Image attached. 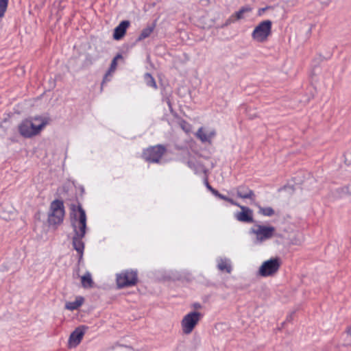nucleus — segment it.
I'll return each instance as SVG.
<instances>
[{
    "label": "nucleus",
    "instance_id": "423d86ee",
    "mask_svg": "<svg viewBox=\"0 0 351 351\" xmlns=\"http://www.w3.org/2000/svg\"><path fill=\"white\" fill-rule=\"evenodd\" d=\"M201 318V313L193 311L186 314L182 320V329L184 334H190Z\"/></svg>",
    "mask_w": 351,
    "mask_h": 351
},
{
    "label": "nucleus",
    "instance_id": "4468645a",
    "mask_svg": "<svg viewBox=\"0 0 351 351\" xmlns=\"http://www.w3.org/2000/svg\"><path fill=\"white\" fill-rule=\"evenodd\" d=\"M237 196L242 199H254V193L249 188L245 186H241L237 189Z\"/></svg>",
    "mask_w": 351,
    "mask_h": 351
},
{
    "label": "nucleus",
    "instance_id": "f257e3e1",
    "mask_svg": "<svg viewBox=\"0 0 351 351\" xmlns=\"http://www.w3.org/2000/svg\"><path fill=\"white\" fill-rule=\"evenodd\" d=\"M71 210L72 226L74 230L73 245L74 249L80 254L81 258L84 249L82 239L86 234V215L84 210L80 205H73Z\"/></svg>",
    "mask_w": 351,
    "mask_h": 351
},
{
    "label": "nucleus",
    "instance_id": "72a5a7b5",
    "mask_svg": "<svg viewBox=\"0 0 351 351\" xmlns=\"http://www.w3.org/2000/svg\"><path fill=\"white\" fill-rule=\"evenodd\" d=\"M200 305L199 304H195V307H199Z\"/></svg>",
    "mask_w": 351,
    "mask_h": 351
},
{
    "label": "nucleus",
    "instance_id": "f704fd0d",
    "mask_svg": "<svg viewBox=\"0 0 351 351\" xmlns=\"http://www.w3.org/2000/svg\"><path fill=\"white\" fill-rule=\"evenodd\" d=\"M168 106H169V108H171V105H170V103L168 101Z\"/></svg>",
    "mask_w": 351,
    "mask_h": 351
},
{
    "label": "nucleus",
    "instance_id": "9b49d317",
    "mask_svg": "<svg viewBox=\"0 0 351 351\" xmlns=\"http://www.w3.org/2000/svg\"><path fill=\"white\" fill-rule=\"evenodd\" d=\"M84 335V330L83 328H76L70 335L69 339V346L70 348L76 347L81 342Z\"/></svg>",
    "mask_w": 351,
    "mask_h": 351
},
{
    "label": "nucleus",
    "instance_id": "c85d7f7f",
    "mask_svg": "<svg viewBox=\"0 0 351 351\" xmlns=\"http://www.w3.org/2000/svg\"><path fill=\"white\" fill-rule=\"evenodd\" d=\"M267 8H261L258 10V15L261 16L266 10Z\"/></svg>",
    "mask_w": 351,
    "mask_h": 351
},
{
    "label": "nucleus",
    "instance_id": "2f4dec72",
    "mask_svg": "<svg viewBox=\"0 0 351 351\" xmlns=\"http://www.w3.org/2000/svg\"><path fill=\"white\" fill-rule=\"evenodd\" d=\"M348 332L351 335V328L348 329Z\"/></svg>",
    "mask_w": 351,
    "mask_h": 351
},
{
    "label": "nucleus",
    "instance_id": "c756f323",
    "mask_svg": "<svg viewBox=\"0 0 351 351\" xmlns=\"http://www.w3.org/2000/svg\"><path fill=\"white\" fill-rule=\"evenodd\" d=\"M206 186L210 191H211L212 189H213V188L208 184L207 181H206Z\"/></svg>",
    "mask_w": 351,
    "mask_h": 351
},
{
    "label": "nucleus",
    "instance_id": "412c9836",
    "mask_svg": "<svg viewBox=\"0 0 351 351\" xmlns=\"http://www.w3.org/2000/svg\"><path fill=\"white\" fill-rule=\"evenodd\" d=\"M145 160L149 162H154V147H150L145 149L143 154Z\"/></svg>",
    "mask_w": 351,
    "mask_h": 351
},
{
    "label": "nucleus",
    "instance_id": "6e6552de",
    "mask_svg": "<svg viewBox=\"0 0 351 351\" xmlns=\"http://www.w3.org/2000/svg\"><path fill=\"white\" fill-rule=\"evenodd\" d=\"M137 274L134 270H126L117 275V283L119 288L135 285Z\"/></svg>",
    "mask_w": 351,
    "mask_h": 351
},
{
    "label": "nucleus",
    "instance_id": "7ed1b4c3",
    "mask_svg": "<svg viewBox=\"0 0 351 351\" xmlns=\"http://www.w3.org/2000/svg\"><path fill=\"white\" fill-rule=\"evenodd\" d=\"M276 233V228L272 226L255 223L249 230L248 234L254 245H262L271 239Z\"/></svg>",
    "mask_w": 351,
    "mask_h": 351
},
{
    "label": "nucleus",
    "instance_id": "f3484780",
    "mask_svg": "<svg viewBox=\"0 0 351 351\" xmlns=\"http://www.w3.org/2000/svg\"><path fill=\"white\" fill-rule=\"evenodd\" d=\"M166 149L161 145L155 146V163L162 164L165 162L162 156L165 154Z\"/></svg>",
    "mask_w": 351,
    "mask_h": 351
},
{
    "label": "nucleus",
    "instance_id": "dca6fc26",
    "mask_svg": "<svg viewBox=\"0 0 351 351\" xmlns=\"http://www.w3.org/2000/svg\"><path fill=\"white\" fill-rule=\"evenodd\" d=\"M84 302V298L82 296H77L74 301L67 302L65 308L69 311H74L80 307Z\"/></svg>",
    "mask_w": 351,
    "mask_h": 351
},
{
    "label": "nucleus",
    "instance_id": "9d476101",
    "mask_svg": "<svg viewBox=\"0 0 351 351\" xmlns=\"http://www.w3.org/2000/svg\"><path fill=\"white\" fill-rule=\"evenodd\" d=\"M241 209V212H237L234 214L235 219L241 222L252 223L253 222V213L252 210L248 207L244 206H238Z\"/></svg>",
    "mask_w": 351,
    "mask_h": 351
},
{
    "label": "nucleus",
    "instance_id": "b1692460",
    "mask_svg": "<svg viewBox=\"0 0 351 351\" xmlns=\"http://www.w3.org/2000/svg\"><path fill=\"white\" fill-rule=\"evenodd\" d=\"M8 0H0V17H2L7 9Z\"/></svg>",
    "mask_w": 351,
    "mask_h": 351
},
{
    "label": "nucleus",
    "instance_id": "ddd939ff",
    "mask_svg": "<svg viewBox=\"0 0 351 351\" xmlns=\"http://www.w3.org/2000/svg\"><path fill=\"white\" fill-rule=\"evenodd\" d=\"M217 268L220 271H225L230 274L232 271L231 261L228 258L219 257L217 259Z\"/></svg>",
    "mask_w": 351,
    "mask_h": 351
},
{
    "label": "nucleus",
    "instance_id": "a211bd4d",
    "mask_svg": "<svg viewBox=\"0 0 351 351\" xmlns=\"http://www.w3.org/2000/svg\"><path fill=\"white\" fill-rule=\"evenodd\" d=\"M187 165L195 172V173H201L205 171L204 167L195 160H189L187 162Z\"/></svg>",
    "mask_w": 351,
    "mask_h": 351
},
{
    "label": "nucleus",
    "instance_id": "a878e982",
    "mask_svg": "<svg viewBox=\"0 0 351 351\" xmlns=\"http://www.w3.org/2000/svg\"><path fill=\"white\" fill-rule=\"evenodd\" d=\"M145 80L148 86L151 87L154 86V79L150 73H146L145 75Z\"/></svg>",
    "mask_w": 351,
    "mask_h": 351
},
{
    "label": "nucleus",
    "instance_id": "6ab92c4d",
    "mask_svg": "<svg viewBox=\"0 0 351 351\" xmlns=\"http://www.w3.org/2000/svg\"><path fill=\"white\" fill-rule=\"evenodd\" d=\"M82 285L84 288H90L93 285L91 274L89 272L86 273L81 277Z\"/></svg>",
    "mask_w": 351,
    "mask_h": 351
},
{
    "label": "nucleus",
    "instance_id": "7c9ffc66",
    "mask_svg": "<svg viewBox=\"0 0 351 351\" xmlns=\"http://www.w3.org/2000/svg\"><path fill=\"white\" fill-rule=\"evenodd\" d=\"M165 278H172L173 280L176 279V277H171V276L165 277Z\"/></svg>",
    "mask_w": 351,
    "mask_h": 351
},
{
    "label": "nucleus",
    "instance_id": "aec40b11",
    "mask_svg": "<svg viewBox=\"0 0 351 351\" xmlns=\"http://www.w3.org/2000/svg\"><path fill=\"white\" fill-rule=\"evenodd\" d=\"M177 122L185 133L190 134L191 132L192 126L190 123L181 119H178Z\"/></svg>",
    "mask_w": 351,
    "mask_h": 351
},
{
    "label": "nucleus",
    "instance_id": "f03ea898",
    "mask_svg": "<svg viewBox=\"0 0 351 351\" xmlns=\"http://www.w3.org/2000/svg\"><path fill=\"white\" fill-rule=\"evenodd\" d=\"M49 122V117L45 115L30 117L23 120L19 124L18 130L24 138H32L39 135Z\"/></svg>",
    "mask_w": 351,
    "mask_h": 351
},
{
    "label": "nucleus",
    "instance_id": "2eb2a0df",
    "mask_svg": "<svg viewBox=\"0 0 351 351\" xmlns=\"http://www.w3.org/2000/svg\"><path fill=\"white\" fill-rule=\"evenodd\" d=\"M121 58H122V56L120 54H118L117 56H116L114 58V59L112 60V61L111 62L109 70L108 71V72L106 73V74L105 75V76L104 77L103 82H106L109 80L108 77L112 76V73L115 71V70L117 69V61Z\"/></svg>",
    "mask_w": 351,
    "mask_h": 351
},
{
    "label": "nucleus",
    "instance_id": "20e7f679",
    "mask_svg": "<svg viewBox=\"0 0 351 351\" xmlns=\"http://www.w3.org/2000/svg\"><path fill=\"white\" fill-rule=\"evenodd\" d=\"M272 23L269 20L261 22L252 33V38L258 43H264L271 32Z\"/></svg>",
    "mask_w": 351,
    "mask_h": 351
},
{
    "label": "nucleus",
    "instance_id": "393cba45",
    "mask_svg": "<svg viewBox=\"0 0 351 351\" xmlns=\"http://www.w3.org/2000/svg\"><path fill=\"white\" fill-rule=\"evenodd\" d=\"M152 32V28H151V27L143 29L139 36V38L143 39V38H147V36H149L151 34Z\"/></svg>",
    "mask_w": 351,
    "mask_h": 351
},
{
    "label": "nucleus",
    "instance_id": "0eeeda50",
    "mask_svg": "<svg viewBox=\"0 0 351 351\" xmlns=\"http://www.w3.org/2000/svg\"><path fill=\"white\" fill-rule=\"evenodd\" d=\"M280 267L278 258H271L263 263L258 269V275L267 277L276 274Z\"/></svg>",
    "mask_w": 351,
    "mask_h": 351
},
{
    "label": "nucleus",
    "instance_id": "39448f33",
    "mask_svg": "<svg viewBox=\"0 0 351 351\" xmlns=\"http://www.w3.org/2000/svg\"><path fill=\"white\" fill-rule=\"evenodd\" d=\"M64 215L63 203L60 200H54L50 206L48 221L51 224H59L63 221Z\"/></svg>",
    "mask_w": 351,
    "mask_h": 351
},
{
    "label": "nucleus",
    "instance_id": "cd10ccee",
    "mask_svg": "<svg viewBox=\"0 0 351 351\" xmlns=\"http://www.w3.org/2000/svg\"><path fill=\"white\" fill-rule=\"evenodd\" d=\"M211 193L217 197L218 198H224L223 195L219 193L218 191L215 190V189H212Z\"/></svg>",
    "mask_w": 351,
    "mask_h": 351
},
{
    "label": "nucleus",
    "instance_id": "bb28decb",
    "mask_svg": "<svg viewBox=\"0 0 351 351\" xmlns=\"http://www.w3.org/2000/svg\"><path fill=\"white\" fill-rule=\"evenodd\" d=\"M223 197L224 198H220L221 199H223V200H225V201H227L228 202H230L231 204L232 205H235V206H239V204L237 202H235L231 198H229L225 195H223Z\"/></svg>",
    "mask_w": 351,
    "mask_h": 351
},
{
    "label": "nucleus",
    "instance_id": "f8f14e48",
    "mask_svg": "<svg viewBox=\"0 0 351 351\" xmlns=\"http://www.w3.org/2000/svg\"><path fill=\"white\" fill-rule=\"evenodd\" d=\"M130 25L128 21H123L119 25L114 29L113 38L118 40H120L125 35L127 29Z\"/></svg>",
    "mask_w": 351,
    "mask_h": 351
},
{
    "label": "nucleus",
    "instance_id": "5701e85b",
    "mask_svg": "<svg viewBox=\"0 0 351 351\" xmlns=\"http://www.w3.org/2000/svg\"><path fill=\"white\" fill-rule=\"evenodd\" d=\"M252 9L249 6L242 7L238 12H236L237 19L239 20L244 17V14L245 12H251Z\"/></svg>",
    "mask_w": 351,
    "mask_h": 351
},
{
    "label": "nucleus",
    "instance_id": "1a4fd4ad",
    "mask_svg": "<svg viewBox=\"0 0 351 351\" xmlns=\"http://www.w3.org/2000/svg\"><path fill=\"white\" fill-rule=\"evenodd\" d=\"M216 135L214 129H208L203 127L199 128L195 133L196 137L200 140L202 143L211 144L213 139Z\"/></svg>",
    "mask_w": 351,
    "mask_h": 351
},
{
    "label": "nucleus",
    "instance_id": "473e14b6",
    "mask_svg": "<svg viewBox=\"0 0 351 351\" xmlns=\"http://www.w3.org/2000/svg\"><path fill=\"white\" fill-rule=\"evenodd\" d=\"M147 60H148L149 62H150V61H151V60H150V57H149V56H148V57H147Z\"/></svg>",
    "mask_w": 351,
    "mask_h": 351
},
{
    "label": "nucleus",
    "instance_id": "4be33fe9",
    "mask_svg": "<svg viewBox=\"0 0 351 351\" xmlns=\"http://www.w3.org/2000/svg\"><path fill=\"white\" fill-rule=\"evenodd\" d=\"M259 213L267 217H271L274 215V210L271 207L259 206Z\"/></svg>",
    "mask_w": 351,
    "mask_h": 351
}]
</instances>
